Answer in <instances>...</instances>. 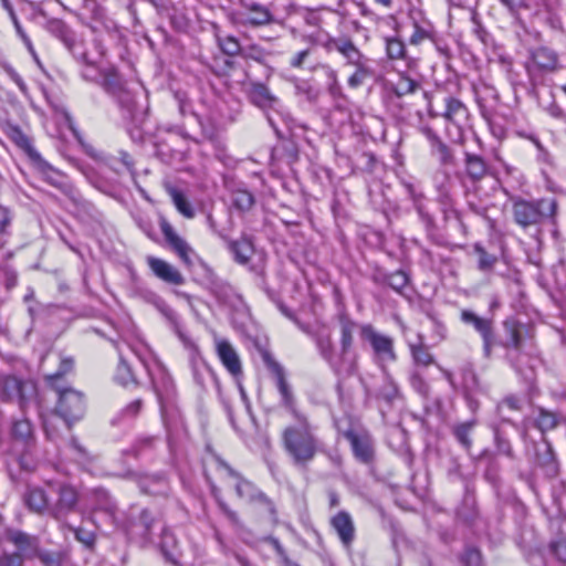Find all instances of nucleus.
<instances>
[{
    "label": "nucleus",
    "mask_w": 566,
    "mask_h": 566,
    "mask_svg": "<svg viewBox=\"0 0 566 566\" xmlns=\"http://www.w3.org/2000/svg\"><path fill=\"white\" fill-rule=\"evenodd\" d=\"M556 211L557 202L554 199H512L514 221L523 229L542 224L546 219L553 218Z\"/></svg>",
    "instance_id": "nucleus-2"
},
{
    "label": "nucleus",
    "mask_w": 566,
    "mask_h": 566,
    "mask_svg": "<svg viewBox=\"0 0 566 566\" xmlns=\"http://www.w3.org/2000/svg\"><path fill=\"white\" fill-rule=\"evenodd\" d=\"M318 346L322 355L329 361L332 366L333 361H339V354L337 356L333 354V344L329 337L326 339H321Z\"/></svg>",
    "instance_id": "nucleus-38"
},
{
    "label": "nucleus",
    "mask_w": 566,
    "mask_h": 566,
    "mask_svg": "<svg viewBox=\"0 0 566 566\" xmlns=\"http://www.w3.org/2000/svg\"><path fill=\"white\" fill-rule=\"evenodd\" d=\"M216 350L227 370L234 377L242 373L240 357L233 346L223 338H216Z\"/></svg>",
    "instance_id": "nucleus-9"
},
{
    "label": "nucleus",
    "mask_w": 566,
    "mask_h": 566,
    "mask_svg": "<svg viewBox=\"0 0 566 566\" xmlns=\"http://www.w3.org/2000/svg\"><path fill=\"white\" fill-rule=\"evenodd\" d=\"M139 488L145 493H154V490H150V484H159L163 483V480L159 478H143L139 480Z\"/></svg>",
    "instance_id": "nucleus-51"
},
{
    "label": "nucleus",
    "mask_w": 566,
    "mask_h": 566,
    "mask_svg": "<svg viewBox=\"0 0 566 566\" xmlns=\"http://www.w3.org/2000/svg\"><path fill=\"white\" fill-rule=\"evenodd\" d=\"M75 537L78 542H81L86 547H92L95 543V534L91 531L84 528H72Z\"/></svg>",
    "instance_id": "nucleus-39"
},
{
    "label": "nucleus",
    "mask_w": 566,
    "mask_h": 566,
    "mask_svg": "<svg viewBox=\"0 0 566 566\" xmlns=\"http://www.w3.org/2000/svg\"><path fill=\"white\" fill-rule=\"evenodd\" d=\"M467 172L471 179L480 180L486 174V165L481 157L467 155Z\"/></svg>",
    "instance_id": "nucleus-26"
},
{
    "label": "nucleus",
    "mask_w": 566,
    "mask_h": 566,
    "mask_svg": "<svg viewBox=\"0 0 566 566\" xmlns=\"http://www.w3.org/2000/svg\"><path fill=\"white\" fill-rule=\"evenodd\" d=\"M334 48L347 60L348 64L353 66H358L369 62L368 59L364 56L349 40L334 41Z\"/></svg>",
    "instance_id": "nucleus-16"
},
{
    "label": "nucleus",
    "mask_w": 566,
    "mask_h": 566,
    "mask_svg": "<svg viewBox=\"0 0 566 566\" xmlns=\"http://www.w3.org/2000/svg\"><path fill=\"white\" fill-rule=\"evenodd\" d=\"M11 223V213L8 208L0 206V234L4 233Z\"/></svg>",
    "instance_id": "nucleus-50"
},
{
    "label": "nucleus",
    "mask_w": 566,
    "mask_h": 566,
    "mask_svg": "<svg viewBox=\"0 0 566 566\" xmlns=\"http://www.w3.org/2000/svg\"><path fill=\"white\" fill-rule=\"evenodd\" d=\"M360 336L369 342L375 356L380 364L396 360L394 340L391 337L379 334L369 324L360 327Z\"/></svg>",
    "instance_id": "nucleus-6"
},
{
    "label": "nucleus",
    "mask_w": 566,
    "mask_h": 566,
    "mask_svg": "<svg viewBox=\"0 0 566 566\" xmlns=\"http://www.w3.org/2000/svg\"><path fill=\"white\" fill-rule=\"evenodd\" d=\"M72 368H73V359L72 358H62L61 363H60V369L54 374L48 375L46 379L52 386H54L56 388L55 381L57 379H60L63 375L71 371Z\"/></svg>",
    "instance_id": "nucleus-37"
},
{
    "label": "nucleus",
    "mask_w": 566,
    "mask_h": 566,
    "mask_svg": "<svg viewBox=\"0 0 566 566\" xmlns=\"http://www.w3.org/2000/svg\"><path fill=\"white\" fill-rule=\"evenodd\" d=\"M11 438L15 447L29 449L34 443L32 424L28 419L15 420L11 427Z\"/></svg>",
    "instance_id": "nucleus-14"
},
{
    "label": "nucleus",
    "mask_w": 566,
    "mask_h": 566,
    "mask_svg": "<svg viewBox=\"0 0 566 566\" xmlns=\"http://www.w3.org/2000/svg\"><path fill=\"white\" fill-rule=\"evenodd\" d=\"M248 15L247 21L254 25L266 24L271 21L272 15L266 7L258 3H252L247 7Z\"/></svg>",
    "instance_id": "nucleus-23"
},
{
    "label": "nucleus",
    "mask_w": 566,
    "mask_h": 566,
    "mask_svg": "<svg viewBox=\"0 0 566 566\" xmlns=\"http://www.w3.org/2000/svg\"><path fill=\"white\" fill-rule=\"evenodd\" d=\"M532 61L541 70L553 71L557 64V55L548 48H538L532 52Z\"/></svg>",
    "instance_id": "nucleus-18"
},
{
    "label": "nucleus",
    "mask_w": 566,
    "mask_h": 566,
    "mask_svg": "<svg viewBox=\"0 0 566 566\" xmlns=\"http://www.w3.org/2000/svg\"><path fill=\"white\" fill-rule=\"evenodd\" d=\"M10 138L22 149L27 151L32 150V145L28 136L18 127L10 128Z\"/></svg>",
    "instance_id": "nucleus-35"
},
{
    "label": "nucleus",
    "mask_w": 566,
    "mask_h": 566,
    "mask_svg": "<svg viewBox=\"0 0 566 566\" xmlns=\"http://www.w3.org/2000/svg\"><path fill=\"white\" fill-rule=\"evenodd\" d=\"M442 116L448 122L459 125L460 122L467 118V108L461 101L454 97H447L446 109Z\"/></svg>",
    "instance_id": "nucleus-19"
},
{
    "label": "nucleus",
    "mask_w": 566,
    "mask_h": 566,
    "mask_svg": "<svg viewBox=\"0 0 566 566\" xmlns=\"http://www.w3.org/2000/svg\"><path fill=\"white\" fill-rule=\"evenodd\" d=\"M338 321L340 329L339 361H333V368L339 374L350 376L357 371V357L350 353L356 323L345 314L339 315Z\"/></svg>",
    "instance_id": "nucleus-4"
},
{
    "label": "nucleus",
    "mask_w": 566,
    "mask_h": 566,
    "mask_svg": "<svg viewBox=\"0 0 566 566\" xmlns=\"http://www.w3.org/2000/svg\"><path fill=\"white\" fill-rule=\"evenodd\" d=\"M140 408H142V401L135 400L126 407L125 412L128 415L135 416L138 413Z\"/></svg>",
    "instance_id": "nucleus-60"
},
{
    "label": "nucleus",
    "mask_w": 566,
    "mask_h": 566,
    "mask_svg": "<svg viewBox=\"0 0 566 566\" xmlns=\"http://www.w3.org/2000/svg\"><path fill=\"white\" fill-rule=\"evenodd\" d=\"M2 8L8 12L9 17H13L15 14L14 9L9 0H1Z\"/></svg>",
    "instance_id": "nucleus-63"
},
{
    "label": "nucleus",
    "mask_w": 566,
    "mask_h": 566,
    "mask_svg": "<svg viewBox=\"0 0 566 566\" xmlns=\"http://www.w3.org/2000/svg\"><path fill=\"white\" fill-rule=\"evenodd\" d=\"M0 70L7 73L10 78L23 91L25 84L15 70L6 61H0Z\"/></svg>",
    "instance_id": "nucleus-41"
},
{
    "label": "nucleus",
    "mask_w": 566,
    "mask_h": 566,
    "mask_svg": "<svg viewBox=\"0 0 566 566\" xmlns=\"http://www.w3.org/2000/svg\"><path fill=\"white\" fill-rule=\"evenodd\" d=\"M159 226L170 249L186 265L190 266L192 264L191 256L195 255L193 249L174 230L164 217L160 218Z\"/></svg>",
    "instance_id": "nucleus-7"
},
{
    "label": "nucleus",
    "mask_w": 566,
    "mask_h": 566,
    "mask_svg": "<svg viewBox=\"0 0 566 566\" xmlns=\"http://www.w3.org/2000/svg\"><path fill=\"white\" fill-rule=\"evenodd\" d=\"M510 334H511L510 344L513 347H518L520 344H521V336H520V333H518L517 328L515 326L511 325L510 326Z\"/></svg>",
    "instance_id": "nucleus-57"
},
{
    "label": "nucleus",
    "mask_w": 566,
    "mask_h": 566,
    "mask_svg": "<svg viewBox=\"0 0 566 566\" xmlns=\"http://www.w3.org/2000/svg\"><path fill=\"white\" fill-rule=\"evenodd\" d=\"M331 525L337 533L342 544L349 548L355 538V525L349 513L338 512L331 518Z\"/></svg>",
    "instance_id": "nucleus-10"
},
{
    "label": "nucleus",
    "mask_w": 566,
    "mask_h": 566,
    "mask_svg": "<svg viewBox=\"0 0 566 566\" xmlns=\"http://www.w3.org/2000/svg\"><path fill=\"white\" fill-rule=\"evenodd\" d=\"M463 563L465 566H480L481 565V554L476 549H468L463 555Z\"/></svg>",
    "instance_id": "nucleus-45"
},
{
    "label": "nucleus",
    "mask_w": 566,
    "mask_h": 566,
    "mask_svg": "<svg viewBox=\"0 0 566 566\" xmlns=\"http://www.w3.org/2000/svg\"><path fill=\"white\" fill-rule=\"evenodd\" d=\"M167 192L169 193L176 209L186 218L191 219L195 216V211L187 200L185 195L177 188L172 186L167 187Z\"/></svg>",
    "instance_id": "nucleus-20"
},
{
    "label": "nucleus",
    "mask_w": 566,
    "mask_h": 566,
    "mask_svg": "<svg viewBox=\"0 0 566 566\" xmlns=\"http://www.w3.org/2000/svg\"><path fill=\"white\" fill-rule=\"evenodd\" d=\"M479 253V268L481 270H490L494 265L496 258L488 254L482 248L476 247Z\"/></svg>",
    "instance_id": "nucleus-42"
},
{
    "label": "nucleus",
    "mask_w": 566,
    "mask_h": 566,
    "mask_svg": "<svg viewBox=\"0 0 566 566\" xmlns=\"http://www.w3.org/2000/svg\"><path fill=\"white\" fill-rule=\"evenodd\" d=\"M43 175L45 176L46 180H48L50 184H52V185H54V186H59V184H60V182H59V180L55 178V177H57V172H56V171H54V170H53V169H51V168H48V169L43 170Z\"/></svg>",
    "instance_id": "nucleus-59"
},
{
    "label": "nucleus",
    "mask_w": 566,
    "mask_h": 566,
    "mask_svg": "<svg viewBox=\"0 0 566 566\" xmlns=\"http://www.w3.org/2000/svg\"><path fill=\"white\" fill-rule=\"evenodd\" d=\"M97 495L105 500V504L101 506V510H104L113 515L115 513L116 506L113 502H111L108 494L104 491H98Z\"/></svg>",
    "instance_id": "nucleus-55"
},
{
    "label": "nucleus",
    "mask_w": 566,
    "mask_h": 566,
    "mask_svg": "<svg viewBox=\"0 0 566 566\" xmlns=\"http://www.w3.org/2000/svg\"><path fill=\"white\" fill-rule=\"evenodd\" d=\"M116 378L123 385H127L133 380V375L128 365L124 361H120L117 368Z\"/></svg>",
    "instance_id": "nucleus-43"
},
{
    "label": "nucleus",
    "mask_w": 566,
    "mask_h": 566,
    "mask_svg": "<svg viewBox=\"0 0 566 566\" xmlns=\"http://www.w3.org/2000/svg\"><path fill=\"white\" fill-rule=\"evenodd\" d=\"M324 69H325L326 76H327V78L329 81V92L333 95L338 94L339 85H338V78H337L336 71H334L333 69H331L328 66H324Z\"/></svg>",
    "instance_id": "nucleus-47"
},
{
    "label": "nucleus",
    "mask_w": 566,
    "mask_h": 566,
    "mask_svg": "<svg viewBox=\"0 0 566 566\" xmlns=\"http://www.w3.org/2000/svg\"><path fill=\"white\" fill-rule=\"evenodd\" d=\"M411 353H412V357H413L415 361L419 365L428 366L433 361L431 354L422 345L412 346Z\"/></svg>",
    "instance_id": "nucleus-36"
},
{
    "label": "nucleus",
    "mask_w": 566,
    "mask_h": 566,
    "mask_svg": "<svg viewBox=\"0 0 566 566\" xmlns=\"http://www.w3.org/2000/svg\"><path fill=\"white\" fill-rule=\"evenodd\" d=\"M219 46L227 55L234 56L240 52L239 41L234 36L218 35Z\"/></svg>",
    "instance_id": "nucleus-33"
},
{
    "label": "nucleus",
    "mask_w": 566,
    "mask_h": 566,
    "mask_svg": "<svg viewBox=\"0 0 566 566\" xmlns=\"http://www.w3.org/2000/svg\"><path fill=\"white\" fill-rule=\"evenodd\" d=\"M386 53L390 60H401L406 57V45L398 36L385 38Z\"/></svg>",
    "instance_id": "nucleus-27"
},
{
    "label": "nucleus",
    "mask_w": 566,
    "mask_h": 566,
    "mask_svg": "<svg viewBox=\"0 0 566 566\" xmlns=\"http://www.w3.org/2000/svg\"><path fill=\"white\" fill-rule=\"evenodd\" d=\"M56 391L59 394L56 412L64 420V429L70 431L71 423L80 420L85 412L84 395L73 388L56 387Z\"/></svg>",
    "instance_id": "nucleus-5"
},
{
    "label": "nucleus",
    "mask_w": 566,
    "mask_h": 566,
    "mask_svg": "<svg viewBox=\"0 0 566 566\" xmlns=\"http://www.w3.org/2000/svg\"><path fill=\"white\" fill-rule=\"evenodd\" d=\"M10 19L14 25V29H15L18 35L21 38V40L24 39V36H28L27 33L24 32L23 28L21 27L17 14H14L13 17H10Z\"/></svg>",
    "instance_id": "nucleus-61"
},
{
    "label": "nucleus",
    "mask_w": 566,
    "mask_h": 566,
    "mask_svg": "<svg viewBox=\"0 0 566 566\" xmlns=\"http://www.w3.org/2000/svg\"><path fill=\"white\" fill-rule=\"evenodd\" d=\"M546 111L547 113L554 117V118H558V119H563L566 122V114L563 112V109L555 103V102H552L547 107H546Z\"/></svg>",
    "instance_id": "nucleus-54"
},
{
    "label": "nucleus",
    "mask_w": 566,
    "mask_h": 566,
    "mask_svg": "<svg viewBox=\"0 0 566 566\" xmlns=\"http://www.w3.org/2000/svg\"><path fill=\"white\" fill-rule=\"evenodd\" d=\"M552 549L560 560H566V541H557L553 543Z\"/></svg>",
    "instance_id": "nucleus-53"
},
{
    "label": "nucleus",
    "mask_w": 566,
    "mask_h": 566,
    "mask_svg": "<svg viewBox=\"0 0 566 566\" xmlns=\"http://www.w3.org/2000/svg\"><path fill=\"white\" fill-rule=\"evenodd\" d=\"M420 132L431 144V147L439 153L441 161L448 163L451 158L450 151H449L447 145L443 144V142L433 132V129L429 126H422L420 128Z\"/></svg>",
    "instance_id": "nucleus-21"
},
{
    "label": "nucleus",
    "mask_w": 566,
    "mask_h": 566,
    "mask_svg": "<svg viewBox=\"0 0 566 566\" xmlns=\"http://www.w3.org/2000/svg\"><path fill=\"white\" fill-rule=\"evenodd\" d=\"M154 305L169 319L175 317L174 311L157 295L151 294Z\"/></svg>",
    "instance_id": "nucleus-46"
},
{
    "label": "nucleus",
    "mask_w": 566,
    "mask_h": 566,
    "mask_svg": "<svg viewBox=\"0 0 566 566\" xmlns=\"http://www.w3.org/2000/svg\"><path fill=\"white\" fill-rule=\"evenodd\" d=\"M59 422H60V420L56 416H50L48 418H44L43 426H44V430H45V433L49 439H51V440L57 439L56 427H57Z\"/></svg>",
    "instance_id": "nucleus-40"
},
{
    "label": "nucleus",
    "mask_w": 566,
    "mask_h": 566,
    "mask_svg": "<svg viewBox=\"0 0 566 566\" xmlns=\"http://www.w3.org/2000/svg\"><path fill=\"white\" fill-rule=\"evenodd\" d=\"M222 510L224 512V514L227 515V517L234 524H237L239 522L238 520V515L235 512L231 511L229 507H227L226 505H222Z\"/></svg>",
    "instance_id": "nucleus-62"
},
{
    "label": "nucleus",
    "mask_w": 566,
    "mask_h": 566,
    "mask_svg": "<svg viewBox=\"0 0 566 566\" xmlns=\"http://www.w3.org/2000/svg\"><path fill=\"white\" fill-rule=\"evenodd\" d=\"M345 436L349 440L356 458L365 463L373 459V444L367 434H358L354 431H348Z\"/></svg>",
    "instance_id": "nucleus-15"
},
{
    "label": "nucleus",
    "mask_w": 566,
    "mask_h": 566,
    "mask_svg": "<svg viewBox=\"0 0 566 566\" xmlns=\"http://www.w3.org/2000/svg\"><path fill=\"white\" fill-rule=\"evenodd\" d=\"M39 558L45 566H61L62 562V556L53 553H42Z\"/></svg>",
    "instance_id": "nucleus-48"
},
{
    "label": "nucleus",
    "mask_w": 566,
    "mask_h": 566,
    "mask_svg": "<svg viewBox=\"0 0 566 566\" xmlns=\"http://www.w3.org/2000/svg\"><path fill=\"white\" fill-rule=\"evenodd\" d=\"M461 319L467 324H472L474 328L481 334L484 340L485 352L489 353L493 343L491 321L482 318L469 310H463L461 312Z\"/></svg>",
    "instance_id": "nucleus-13"
},
{
    "label": "nucleus",
    "mask_w": 566,
    "mask_h": 566,
    "mask_svg": "<svg viewBox=\"0 0 566 566\" xmlns=\"http://www.w3.org/2000/svg\"><path fill=\"white\" fill-rule=\"evenodd\" d=\"M397 87L400 94H408L415 92L417 83L409 77H402L398 82Z\"/></svg>",
    "instance_id": "nucleus-49"
},
{
    "label": "nucleus",
    "mask_w": 566,
    "mask_h": 566,
    "mask_svg": "<svg viewBox=\"0 0 566 566\" xmlns=\"http://www.w3.org/2000/svg\"><path fill=\"white\" fill-rule=\"evenodd\" d=\"M251 98L253 103L260 107H271L276 103V97L272 95L270 90L263 84H255L251 90Z\"/></svg>",
    "instance_id": "nucleus-22"
},
{
    "label": "nucleus",
    "mask_w": 566,
    "mask_h": 566,
    "mask_svg": "<svg viewBox=\"0 0 566 566\" xmlns=\"http://www.w3.org/2000/svg\"><path fill=\"white\" fill-rule=\"evenodd\" d=\"M429 38H430V33L427 30H424L423 28H421L420 25L416 24L413 33L411 34V36L409 39V43L411 45H419L420 43H422L424 40H427Z\"/></svg>",
    "instance_id": "nucleus-44"
},
{
    "label": "nucleus",
    "mask_w": 566,
    "mask_h": 566,
    "mask_svg": "<svg viewBox=\"0 0 566 566\" xmlns=\"http://www.w3.org/2000/svg\"><path fill=\"white\" fill-rule=\"evenodd\" d=\"M268 365H269V368L271 369V371L273 373V375L275 377L276 386H277V389H279V391L281 394L283 403L286 407L292 408V406H293V395H292L290 386H289V384H287V381L285 379L283 368L277 363H275L273 360H269Z\"/></svg>",
    "instance_id": "nucleus-17"
},
{
    "label": "nucleus",
    "mask_w": 566,
    "mask_h": 566,
    "mask_svg": "<svg viewBox=\"0 0 566 566\" xmlns=\"http://www.w3.org/2000/svg\"><path fill=\"white\" fill-rule=\"evenodd\" d=\"M78 495L76 490L71 485H62L59 490V500L51 509V513L55 518H61L73 511L76 506Z\"/></svg>",
    "instance_id": "nucleus-12"
},
{
    "label": "nucleus",
    "mask_w": 566,
    "mask_h": 566,
    "mask_svg": "<svg viewBox=\"0 0 566 566\" xmlns=\"http://www.w3.org/2000/svg\"><path fill=\"white\" fill-rule=\"evenodd\" d=\"M147 264L154 275L166 283L181 285L185 282L184 275L174 265L163 259L151 255L147 256Z\"/></svg>",
    "instance_id": "nucleus-8"
},
{
    "label": "nucleus",
    "mask_w": 566,
    "mask_h": 566,
    "mask_svg": "<svg viewBox=\"0 0 566 566\" xmlns=\"http://www.w3.org/2000/svg\"><path fill=\"white\" fill-rule=\"evenodd\" d=\"M474 424V421H468L455 426L453 429L454 436L457 437L458 441L467 449L471 447V440L469 438V434Z\"/></svg>",
    "instance_id": "nucleus-30"
},
{
    "label": "nucleus",
    "mask_w": 566,
    "mask_h": 566,
    "mask_svg": "<svg viewBox=\"0 0 566 566\" xmlns=\"http://www.w3.org/2000/svg\"><path fill=\"white\" fill-rule=\"evenodd\" d=\"M229 248L233 253L237 262L242 264L247 263L253 254V245L247 239L233 241L230 243Z\"/></svg>",
    "instance_id": "nucleus-25"
},
{
    "label": "nucleus",
    "mask_w": 566,
    "mask_h": 566,
    "mask_svg": "<svg viewBox=\"0 0 566 566\" xmlns=\"http://www.w3.org/2000/svg\"><path fill=\"white\" fill-rule=\"evenodd\" d=\"M310 51L308 50H303L301 52H298L292 60H291V65L293 67H301L303 65V62L304 60L307 57Z\"/></svg>",
    "instance_id": "nucleus-56"
},
{
    "label": "nucleus",
    "mask_w": 566,
    "mask_h": 566,
    "mask_svg": "<svg viewBox=\"0 0 566 566\" xmlns=\"http://www.w3.org/2000/svg\"><path fill=\"white\" fill-rule=\"evenodd\" d=\"M36 385L31 379H24L15 375H0V400L17 402L22 412L35 401Z\"/></svg>",
    "instance_id": "nucleus-3"
},
{
    "label": "nucleus",
    "mask_w": 566,
    "mask_h": 566,
    "mask_svg": "<svg viewBox=\"0 0 566 566\" xmlns=\"http://www.w3.org/2000/svg\"><path fill=\"white\" fill-rule=\"evenodd\" d=\"M293 415L295 423L282 431L283 448L295 465L306 467L318 452L319 442L306 417L295 410Z\"/></svg>",
    "instance_id": "nucleus-1"
},
{
    "label": "nucleus",
    "mask_w": 566,
    "mask_h": 566,
    "mask_svg": "<svg viewBox=\"0 0 566 566\" xmlns=\"http://www.w3.org/2000/svg\"><path fill=\"white\" fill-rule=\"evenodd\" d=\"M511 11H515L524 6V0H500Z\"/></svg>",
    "instance_id": "nucleus-58"
},
{
    "label": "nucleus",
    "mask_w": 566,
    "mask_h": 566,
    "mask_svg": "<svg viewBox=\"0 0 566 566\" xmlns=\"http://www.w3.org/2000/svg\"><path fill=\"white\" fill-rule=\"evenodd\" d=\"M232 201L240 210H249L254 205L253 196L247 190H238L233 192Z\"/></svg>",
    "instance_id": "nucleus-31"
},
{
    "label": "nucleus",
    "mask_w": 566,
    "mask_h": 566,
    "mask_svg": "<svg viewBox=\"0 0 566 566\" xmlns=\"http://www.w3.org/2000/svg\"><path fill=\"white\" fill-rule=\"evenodd\" d=\"M48 497L41 489H31L25 495L27 505L36 513H42L48 509Z\"/></svg>",
    "instance_id": "nucleus-24"
},
{
    "label": "nucleus",
    "mask_w": 566,
    "mask_h": 566,
    "mask_svg": "<svg viewBox=\"0 0 566 566\" xmlns=\"http://www.w3.org/2000/svg\"><path fill=\"white\" fill-rule=\"evenodd\" d=\"M23 43L25 44V46L28 48L29 52L34 56V59L38 61V57H36V54H35V51L33 49V45H32V42L30 40L29 36H24V39H22Z\"/></svg>",
    "instance_id": "nucleus-64"
},
{
    "label": "nucleus",
    "mask_w": 566,
    "mask_h": 566,
    "mask_svg": "<svg viewBox=\"0 0 566 566\" xmlns=\"http://www.w3.org/2000/svg\"><path fill=\"white\" fill-rule=\"evenodd\" d=\"M558 423L557 416L553 412L541 410L536 419V426L542 432L556 428Z\"/></svg>",
    "instance_id": "nucleus-29"
},
{
    "label": "nucleus",
    "mask_w": 566,
    "mask_h": 566,
    "mask_svg": "<svg viewBox=\"0 0 566 566\" xmlns=\"http://www.w3.org/2000/svg\"><path fill=\"white\" fill-rule=\"evenodd\" d=\"M227 471L229 475L233 479V484L237 494L240 499L247 502H268L266 496L262 492H260L251 482L241 478L237 472H234L229 467H227Z\"/></svg>",
    "instance_id": "nucleus-11"
},
{
    "label": "nucleus",
    "mask_w": 566,
    "mask_h": 566,
    "mask_svg": "<svg viewBox=\"0 0 566 566\" xmlns=\"http://www.w3.org/2000/svg\"><path fill=\"white\" fill-rule=\"evenodd\" d=\"M7 537L19 548V552L24 551L32 544V538L27 533L21 531H10L7 534Z\"/></svg>",
    "instance_id": "nucleus-32"
},
{
    "label": "nucleus",
    "mask_w": 566,
    "mask_h": 566,
    "mask_svg": "<svg viewBox=\"0 0 566 566\" xmlns=\"http://www.w3.org/2000/svg\"><path fill=\"white\" fill-rule=\"evenodd\" d=\"M408 283V277L405 273L402 272H397L396 274H394L391 276V282H390V285L398 290V289H401L403 286H406Z\"/></svg>",
    "instance_id": "nucleus-52"
},
{
    "label": "nucleus",
    "mask_w": 566,
    "mask_h": 566,
    "mask_svg": "<svg viewBox=\"0 0 566 566\" xmlns=\"http://www.w3.org/2000/svg\"><path fill=\"white\" fill-rule=\"evenodd\" d=\"M355 72L348 77V85L352 88H357L365 83L367 78L374 75V71L369 62L355 66Z\"/></svg>",
    "instance_id": "nucleus-28"
},
{
    "label": "nucleus",
    "mask_w": 566,
    "mask_h": 566,
    "mask_svg": "<svg viewBox=\"0 0 566 566\" xmlns=\"http://www.w3.org/2000/svg\"><path fill=\"white\" fill-rule=\"evenodd\" d=\"M24 552H2L0 554V566H23Z\"/></svg>",
    "instance_id": "nucleus-34"
}]
</instances>
